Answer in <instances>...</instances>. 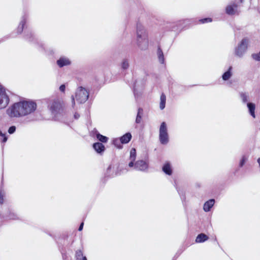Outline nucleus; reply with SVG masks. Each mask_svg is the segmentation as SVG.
<instances>
[{"label":"nucleus","mask_w":260,"mask_h":260,"mask_svg":"<svg viewBox=\"0 0 260 260\" xmlns=\"http://www.w3.org/2000/svg\"><path fill=\"white\" fill-rule=\"evenodd\" d=\"M137 44L141 50H145L148 47V34L144 27L140 24L137 27Z\"/></svg>","instance_id":"f257e3e1"},{"label":"nucleus","mask_w":260,"mask_h":260,"mask_svg":"<svg viewBox=\"0 0 260 260\" xmlns=\"http://www.w3.org/2000/svg\"><path fill=\"white\" fill-rule=\"evenodd\" d=\"M20 102L22 116L33 113L37 108V104L32 101H22Z\"/></svg>","instance_id":"f03ea898"},{"label":"nucleus","mask_w":260,"mask_h":260,"mask_svg":"<svg viewBox=\"0 0 260 260\" xmlns=\"http://www.w3.org/2000/svg\"><path fill=\"white\" fill-rule=\"evenodd\" d=\"M20 102L14 104L6 111L7 114L11 118L22 117Z\"/></svg>","instance_id":"7ed1b4c3"},{"label":"nucleus","mask_w":260,"mask_h":260,"mask_svg":"<svg viewBox=\"0 0 260 260\" xmlns=\"http://www.w3.org/2000/svg\"><path fill=\"white\" fill-rule=\"evenodd\" d=\"M249 43V40L248 38H243L235 48V55L239 57H242L247 50Z\"/></svg>","instance_id":"20e7f679"},{"label":"nucleus","mask_w":260,"mask_h":260,"mask_svg":"<svg viewBox=\"0 0 260 260\" xmlns=\"http://www.w3.org/2000/svg\"><path fill=\"white\" fill-rule=\"evenodd\" d=\"M89 96V93L87 90L82 87H79L76 92L75 98L77 102L79 103H83L85 102Z\"/></svg>","instance_id":"39448f33"},{"label":"nucleus","mask_w":260,"mask_h":260,"mask_svg":"<svg viewBox=\"0 0 260 260\" xmlns=\"http://www.w3.org/2000/svg\"><path fill=\"white\" fill-rule=\"evenodd\" d=\"M159 138L162 144H166L169 142L167 125L165 122H162L160 126Z\"/></svg>","instance_id":"423d86ee"},{"label":"nucleus","mask_w":260,"mask_h":260,"mask_svg":"<svg viewBox=\"0 0 260 260\" xmlns=\"http://www.w3.org/2000/svg\"><path fill=\"white\" fill-rule=\"evenodd\" d=\"M9 103V98L6 93L5 88L0 85V109L7 107Z\"/></svg>","instance_id":"0eeeda50"},{"label":"nucleus","mask_w":260,"mask_h":260,"mask_svg":"<svg viewBox=\"0 0 260 260\" xmlns=\"http://www.w3.org/2000/svg\"><path fill=\"white\" fill-rule=\"evenodd\" d=\"M148 168V165L144 160H141L136 161L135 164V168L139 171H145Z\"/></svg>","instance_id":"6e6552de"},{"label":"nucleus","mask_w":260,"mask_h":260,"mask_svg":"<svg viewBox=\"0 0 260 260\" xmlns=\"http://www.w3.org/2000/svg\"><path fill=\"white\" fill-rule=\"evenodd\" d=\"M60 103L56 101L52 102L49 105L50 109L53 113L57 112L60 109Z\"/></svg>","instance_id":"1a4fd4ad"},{"label":"nucleus","mask_w":260,"mask_h":260,"mask_svg":"<svg viewBox=\"0 0 260 260\" xmlns=\"http://www.w3.org/2000/svg\"><path fill=\"white\" fill-rule=\"evenodd\" d=\"M237 5L234 3L233 5H228L226 8V13L229 15H234L236 13Z\"/></svg>","instance_id":"9d476101"},{"label":"nucleus","mask_w":260,"mask_h":260,"mask_svg":"<svg viewBox=\"0 0 260 260\" xmlns=\"http://www.w3.org/2000/svg\"><path fill=\"white\" fill-rule=\"evenodd\" d=\"M94 149L99 153H102L105 150V147L103 144L98 142L93 145Z\"/></svg>","instance_id":"9b49d317"},{"label":"nucleus","mask_w":260,"mask_h":260,"mask_svg":"<svg viewBox=\"0 0 260 260\" xmlns=\"http://www.w3.org/2000/svg\"><path fill=\"white\" fill-rule=\"evenodd\" d=\"M215 201L214 199H211L207 201L204 205V210L205 212H208L212 207L214 204Z\"/></svg>","instance_id":"f8f14e48"},{"label":"nucleus","mask_w":260,"mask_h":260,"mask_svg":"<svg viewBox=\"0 0 260 260\" xmlns=\"http://www.w3.org/2000/svg\"><path fill=\"white\" fill-rule=\"evenodd\" d=\"M57 63L59 67H62L70 64V60L66 58H60L57 61Z\"/></svg>","instance_id":"ddd939ff"},{"label":"nucleus","mask_w":260,"mask_h":260,"mask_svg":"<svg viewBox=\"0 0 260 260\" xmlns=\"http://www.w3.org/2000/svg\"><path fill=\"white\" fill-rule=\"evenodd\" d=\"M247 107L249 110V112L250 114L253 117H255V104L252 103H248L247 104Z\"/></svg>","instance_id":"4468645a"},{"label":"nucleus","mask_w":260,"mask_h":260,"mask_svg":"<svg viewBox=\"0 0 260 260\" xmlns=\"http://www.w3.org/2000/svg\"><path fill=\"white\" fill-rule=\"evenodd\" d=\"M131 134L128 133L122 136L119 140H120L122 144H126L131 140Z\"/></svg>","instance_id":"2eb2a0df"},{"label":"nucleus","mask_w":260,"mask_h":260,"mask_svg":"<svg viewBox=\"0 0 260 260\" xmlns=\"http://www.w3.org/2000/svg\"><path fill=\"white\" fill-rule=\"evenodd\" d=\"M208 239V237L204 234H199L196 239V242L197 243H202L205 242Z\"/></svg>","instance_id":"dca6fc26"},{"label":"nucleus","mask_w":260,"mask_h":260,"mask_svg":"<svg viewBox=\"0 0 260 260\" xmlns=\"http://www.w3.org/2000/svg\"><path fill=\"white\" fill-rule=\"evenodd\" d=\"M160 109L162 110L165 107L166 98L164 93H162L160 95Z\"/></svg>","instance_id":"f3484780"},{"label":"nucleus","mask_w":260,"mask_h":260,"mask_svg":"<svg viewBox=\"0 0 260 260\" xmlns=\"http://www.w3.org/2000/svg\"><path fill=\"white\" fill-rule=\"evenodd\" d=\"M142 115H143V109L142 108H139L137 117L136 119V122L137 123H140L141 122Z\"/></svg>","instance_id":"a211bd4d"},{"label":"nucleus","mask_w":260,"mask_h":260,"mask_svg":"<svg viewBox=\"0 0 260 260\" xmlns=\"http://www.w3.org/2000/svg\"><path fill=\"white\" fill-rule=\"evenodd\" d=\"M232 67H230L228 70V71H226V72H225L223 75H222V79L223 80H228V79H229L231 76H232V73H231V70H232Z\"/></svg>","instance_id":"6ab92c4d"},{"label":"nucleus","mask_w":260,"mask_h":260,"mask_svg":"<svg viewBox=\"0 0 260 260\" xmlns=\"http://www.w3.org/2000/svg\"><path fill=\"white\" fill-rule=\"evenodd\" d=\"M163 171L167 174L170 175L172 174V170L170 164H165L162 168Z\"/></svg>","instance_id":"aec40b11"},{"label":"nucleus","mask_w":260,"mask_h":260,"mask_svg":"<svg viewBox=\"0 0 260 260\" xmlns=\"http://www.w3.org/2000/svg\"><path fill=\"white\" fill-rule=\"evenodd\" d=\"M157 54H158V59H159V62L161 63H164V61H165L164 54H163V52H162V50L160 48L158 49Z\"/></svg>","instance_id":"412c9836"},{"label":"nucleus","mask_w":260,"mask_h":260,"mask_svg":"<svg viewBox=\"0 0 260 260\" xmlns=\"http://www.w3.org/2000/svg\"><path fill=\"white\" fill-rule=\"evenodd\" d=\"M76 255L78 260H87L86 257L83 256L82 252L81 250L77 251Z\"/></svg>","instance_id":"4be33fe9"},{"label":"nucleus","mask_w":260,"mask_h":260,"mask_svg":"<svg viewBox=\"0 0 260 260\" xmlns=\"http://www.w3.org/2000/svg\"><path fill=\"white\" fill-rule=\"evenodd\" d=\"M129 67V62L127 59H124L121 62V68L123 70H126Z\"/></svg>","instance_id":"5701e85b"},{"label":"nucleus","mask_w":260,"mask_h":260,"mask_svg":"<svg viewBox=\"0 0 260 260\" xmlns=\"http://www.w3.org/2000/svg\"><path fill=\"white\" fill-rule=\"evenodd\" d=\"M240 97L243 103H246L248 100V94L246 93L241 92L240 93Z\"/></svg>","instance_id":"b1692460"},{"label":"nucleus","mask_w":260,"mask_h":260,"mask_svg":"<svg viewBox=\"0 0 260 260\" xmlns=\"http://www.w3.org/2000/svg\"><path fill=\"white\" fill-rule=\"evenodd\" d=\"M136 158V150L135 148H132L130 152L129 159L132 160H135Z\"/></svg>","instance_id":"393cba45"},{"label":"nucleus","mask_w":260,"mask_h":260,"mask_svg":"<svg viewBox=\"0 0 260 260\" xmlns=\"http://www.w3.org/2000/svg\"><path fill=\"white\" fill-rule=\"evenodd\" d=\"M96 138L99 141L103 143L106 142L108 139L107 137L104 136L100 134H98L96 135Z\"/></svg>","instance_id":"a878e982"},{"label":"nucleus","mask_w":260,"mask_h":260,"mask_svg":"<svg viewBox=\"0 0 260 260\" xmlns=\"http://www.w3.org/2000/svg\"><path fill=\"white\" fill-rule=\"evenodd\" d=\"M113 144L116 146L118 148H122V143H121V141L119 139H116L113 140Z\"/></svg>","instance_id":"bb28decb"},{"label":"nucleus","mask_w":260,"mask_h":260,"mask_svg":"<svg viewBox=\"0 0 260 260\" xmlns=\"http://www.w3.org/2000/svg\"><path fill=\"white\" fill-rule=\"evenodd\" d=\"M252 57L256 61H260V51L258 53L252 54Z\"/></svg>","instance_id":"cd10ccee"},{"label":"nucleus","mask_w":260,"mask_h":260,"mask_svg":"<svg viewBox=\"0 0 260 260\" xmlns=\"http://www.w3.org/2000/svg\"><path fill=\"white\" fill-rule=\"evenodd\" d=\"M247 160V157L246 156L243 155L242 157L241 160H240V164H239L240 166L242 167L244 165L245 162H246V161Z\"/></svg>","instance_id":"c85d7f7f"},{"label":"nucleus","mask_w":260,"mask_h":260,"mask_svg":"<svg viewBox=\"0 0 260 260\" xmlns=\"http://www.w3.org/2000/svg\"><path fill=\"white\" fill-rule=\"evenodd\" d=\"M0 137L2 139V142H6L7 140V138L5 136V135L3 134L2 132L0 131Z\"/></svg>","instance_id":"c756f323"},{"label":"nucleus","mask_w":260,"mask_h":260,"mask_svg":"<svg viewBox=\"0 0 260 260\" xmlns=\"http://www.w3.org/2000/svg\"><path fill=\"white\" fill-rule=\"evenodd\" d=\"M25 23V22L24 20L21 21L20 23V26L18 27V29L20 30V32L22 31Z\"/></svg>","instance_id":"7c9ffc66"},{"label":"nucleus","mask_w":260,"mask_h":260,"mask_svg":"<svg viewBox=\"0 0 260 260\" xmlns=\"http://www.w3.org/2000/svg\"><path fill=\"white\" fill-rule=\"evenodd\" d=\"M200 21L202 23H207V22H211L212 21V19L210 18H204V19H201Z\"/></svg>","instance_id":"2f4dec72"},{"label":"nucleus","mask_w":260,"mask_h":260,"mask_svg":"<svg viewBox=\"0 0 260 260\" xmlns=\"http://www.w3.org/2000/svg\"><path fill=\"white\" fill-rule=\"evenodd\" d=\"M15 130H16L15 126H12L9 128L8 132L9 134H12L15 132Z\"/></svg>","instance_id":"473e14b6"},{"label":"nucleus","mask_w":260,"mask_h":260,"mask_svg":"<svg viewBox=\"0 0 260 260\" xmlns=\"http://www.w3.org/2000/svg\"><path fill=\"white\" fill-rule=\"evenodd\" d=\"M4 195L2 193V191H0V203L3 204L4 202V199H3Z\"/></svg>","instance_id":"72a5a7b5"},{"label":"nucleus","mask_w":260,"mask_h":260,"mask_svg":"<svg viewBox=\"0 0 260 260\" xmlns=\"http://www.w3.org/2000/svg\"><path fill=\"white\" fill-rule=\"evenodd\" d=\"M65 89H66V86L64 84H62L61 85L60 87H59V90L61 91V92H64V90H65Z\"/></svg>","instance_id":"f704fd0d"},{"label":"nucleus","mask_w":260,"mask_h":260,"mask_svg":"<svg viewBox=\"0 0 260 260\" xmlns=\"http://www.w3.org/2000/svg\"><path fill=\"white\" fill-rule=\"evenodd\" d=\"M72 107H74L75 105V98L73 95H72Z\"/></svg>","instance_id":"c9c22d12"},{"label":"nucleus","mask_w":260,"mask_h":260,"mask_svg":"<svg viewBox=\"0 0 260 260\" xmlns=\"http://www.w3.org/2000/svg\"><path fill=\"white\" fill-rule=\"evenodd\" d=\"M135 161V160H131V161L129 162V163L128 164V166L129 167H132L134 166V162Z\"/></svg>","instance_id":"e433bc0d"},{"label":"nucleus","mask_w":260,"mask_h":260,"mask_svg":"<svg viewBox=\"0 0 260 260\" xmlns=\"http://www.w3.org/2000/svg\"><path fill=\"white\" fill-rule=\"evenodd\" d=\"M83 225H84V223H83V222H82V223H81V224H80V225L79 228V229H78V230H79V231H82V229H83Z\"/></svg>","instance_id":"4c0bfd02"},{"label":"nucleus","mask_w":260,"mask_h":260,"mask_svg":"<svg viewBox=\"0 0 260 260\" xmlns=\"http://www.w3.org/2000/svg\"><path fill=\"white\" fill-rule=\"evenodd\" d=\"M80 115L78 113H75V114H74V117L75 119H78Z\"/></svg>","instance_id":"58836bf2"},{"label":"nucleus","mask_w":260,"mask_h":260,"mask_svg":"<svg viewBox=\"0 0 260 260\" xmlns=\"http://www.w3.org/2000/svg\"><path fill=\"white\" fill-rule=\"evenodd\" d=\"M243 0H240V2L242 3Z\"/></svg>","instance_id":"ea45409f"}]
</instances>
